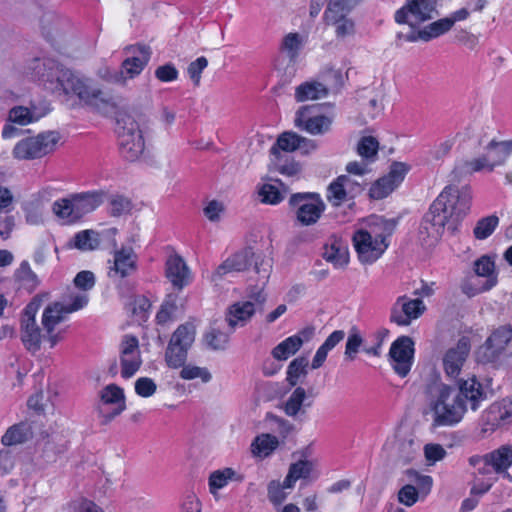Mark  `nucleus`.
Masks as SVG:
<instances>
[{
	"instance_id": "11",
	"label": "nucleus",
	"mask_w": 512,
	"mask_h": 512,
	"mask_svg": "<svg viewBox=\"0 0 512 512\" xmlns=\"http://www.w3.org/2000/svg\"><path fill=\"white\" fill-rule=\"evenodd\" d=\"M436 7V0H406L395 12L394 18L399 24H408L411 28H416L438 14Z\"/></svg>"
},
{
	"instance_id": "29",
	"label": "nucleus",
	"mask_w": 512,
	"mask_h": 512,
	"mask_svg": "<svg viewBox=\"0 0 512 512\" xmlns=\"http://www.w3.org/2000/svg\"><path fill=\"white\" fill-rule=\"evenodd\" d=\"M486 466H491L496 473L505 472L512 466V446L502 445L482 457Z\"/></svg>"
},
{
	"instance_id": "58",
	"label": "nucleus",
	"mask_w": 512,
	"mask_h": 512,
	"mask_svg": "<svg viewBox=\"0 0 512 512\" xmlns=\"http://www.w3.org/2000/svg\"><path fill=\"white\" fill-rule=\"evenodd\" d=\"M180 377L184 380H192L195 378H200L202 382L207 383L211 380V373L207 368H202L198 366H182V370L180 371Z\"/></svg>"
},
{
	"instance_id": "27",
	"label": "nucleus",
	"mask_w": 512,
	"mask_h": 512,
	"mask_svg": "<svg viewBox=\"0 0 512 512\" xmlns=\"http://www.w3.org/2000/svg\"><path fill=\"white\" fill-rule=\"evenodd\" d=\"M486 153L483 154L487 159L488 171H493L496 166L506 162L512 153V139L505 141L491 140L485 146Z\"/></svg>"
},
{
	"instance_id": "1",
	"label": "nucleus",
	"mask_w": 512,
	"mask_h": 512,
	"mask_svg": "<svg viewBox=\"0 0 512 512\" xmlns=\"http://www.w3.org/2000/svg\"><path fill=\"white\" fill-rule=\"evenodd\" d=\"M453 190L456 191L453 187H445L423 216L419 227V241L422 246H435L445 226L454 233L458 224L469 213L467 190L460 193V196L450 192Z\"/></svg>"
},
{
	"instance_id": "32",
	"label": "nucleus",
	"mask_w": 512,
	"mask_h": 512,
	"mask_svg": "<svg viewBox=\"0 0 512 512\" xmlns=\"http://www.w3.org/2000/svg\"><path fill=\"white\" fill-rule=\"evenodd\" d=\"M256 312L257 308L252 301L233 304L229 309V316L227 318L231 332L234 331L238 323L244 325Z\"/></svg>"
},
{
	"instance_id": "23",
	"label": "nucleus",
	"mask_w": 512,
	"mask_h": 512,
	"mask_svg": "<svg viewBox=\"0 0 512 512\" xmlns=\"http://www.w3.org/2000/svg\"><path fill=\"white\" fill-rule=\"evenodd\" d=\"M124 52L128 55L121 64L123 75L128 78H134L139 75L148 64L151 57V48L145 44H136L126 46Z\"/></svg>"
},
{
	"instance_id": "14",
	"label": "nucleus",
	"mask_w": 512,
	"mask_h": 512,
	"mask_svg": "<svg viewBox=\"0 0 512 512\" xmlns=\"http://www.w3.org/2000/svg\"><path fill=\"white\" fill-rule=\"evenodd\" d=\"M138 271V256L131 247H122L113 252L108 261V277L117 284L133 277Z\"/></svg>"
},
{
	"instance_id": "46",
	"label": "nucleus",
	"mask_w": 512,
	"mask_h": 512,
	"mask_svg": "<svg viewBox=\"0 0 512 512\" xmlns=\"http://www.w3.org/2000/svg\"><path fill=\"white\" fill-rule=\"evenodd\" d=\"M177 299L178 296L176 294H169L165 298L156 315L158 324H165L175 319L176 313L178 312Z\"/></svg>"
},
{
	"instance_id": "28",
	"label": "nucleus",
	"mask_w": 512,
	"mask_h": 512,
	"mask_svg": "<svg viewBox=\"0 0 512 512\" xmlns=\"http://www.w3.org/2000/svg\"><path fill=\"white\" fill-rule=\"evenodd\" d=\"M396 225L397 222L395 219H386L383 216L371 215L367 219V229H365V231L378 242L388 244L386 239L392 235Z\"/></svg>"
},
{
	"instance_id": "35",
	"label": "nucleus",
	"mask_w": 512,
	"mask_h": 512,
	"mask_svg": "<svg viewBox=\"0 0 512 512\" xmlns=\"http://www.w3.org/2000/svg\"><path fill=\"white\" fill-rule=\"evenodd\" d=\"M323 258L336 267H342L349 261L348 249L342 242L334 240L324 247Z\"/></svg>"
},
{
	"instance_id": "53",
	"label": "nucleus",
	"mask_w": 512,
	"mask_h": 512,
	"mask_svg": "<svg viewBox=\"0 0 512 512\" xmlns=\"http://www.w3.org/2000/svg\"><path fill=\"white\" fill-rule=\"evenodd\" d=\"M397 186L386 176L375 181L369 190V196L372 199L380 200L387 197Z\"/></svg>"
},
{
	"instance_id": "8",
	"label": "nucleus",
	"mask_w": 512,
	"mask_h": 512,
	"mask_svg": "<svg viewBox=\"0 0 512 512\" xmlns=\"http://www.w3.org/2000/svg\"><path fill=\"white\" fill-rule=\"evenodd\" d=\"M60 138L57 131H46L35 137H27L15 145L13 156L19 160L41 158L55 150Z\"/></svg>"
},
{
	"instance_id": "39",
	"label": "nucleus",
	"mask_w": 512,
	"mask_h": 512,
	"mask_svg": "<svg viewBox=\"0 0 512 512\" xmlns=\"http://www.w3.org/2000/svg\"><path fill=\"white\" fill-rule=\"evenodd\" d=\"M231 333V330L224 332L219 326H212L204 334L203 340L205 345L211 350H225Z\"/></svg>"
},
{
	"instance_id": "19",
	"label": "nucleus",
	"mask_w": 512,
	"mask_h": 512,
	"mask_svg": "<svg viewBox=\"0 0 512 512\" xmlns=\"http://www.w3.org/2000/svg\"><path fill=\"white\" fill-rule=\"evenodd\" d=\"M457 384L458 390H454V396L463 403L466 411L468 407L472 411L478 410L481 403L488 399V391L475 376L459 379Z\"/></svg>"
},
{
	"instance_id": "59",
	"label": "nucleus",
	"mask_w": 512,
	"mask_h": 512,
	"mask_svg": "<svg viewBox=\"0 0 512 512\" xmlns=\"http://www.w3.org/2000/svg\"><path fill=\"white\" fill-rule=\"evenodd\" d=\"M407 475L410 481L415 483V487L419 491V494L427 495L432 487L433 480L429 475L419 474L417 471L409 469L407 470Z\"/></svg>"
},
{
	"instance_id": "25",
	"label": "nucleus",
	"mask_w": 512,
	"mask_h": 512,
	"mask_svg": "<svg viewBox=\"0 0 512 512\" xmlns=\"http://www.w3.org/2000/svg\"><path fill=\"white\" fill-rule=\"evenodd\" d=\"M165 276L173 288L179 291L191 282L190 270L184 259L178 254H172L167 258Z\"/></svg>"
},
{
	"instance_id": "5",
	"label": "nucleus",
	"mask_w": 512,
	"mask_h": 512,
	"mask_svg": "<svg viewBox=\"0 0 512 512\" xmlns=\"http://www.w3.org/2000/svg\"><path fill=\"white\" fill-rule=\"evenodd\" d=\"M121 155L128 161L137 160L145 149V142L138 123L129 115H121L116 120Z\"/></svg>"
},
{
	"instance_id": "55",
	"label": "nucleus",
	"mask_w": 512,
	"mask_h": 512,
	"mask_svg": "<svg viewBox=\"0 0 512 512\" xmlns=\"http://www.w3.org/2000/svg\"><path fill=\"white\" fill-rule=\"evenodd\" d=\"M286 192V189L281 191L276 185L264 184L259 190V196L261 197L262 202L275 205L284 199V194Z\"/></svg>"
},
{
	"instance_id": "21",
	"label": "nucleus",
	"mask_w": 512,
	"mask_h": 512,
	"mask_svg": "<svg viewBox=\"0 0 512 512\" xmlns=\"http://www.w3.org/2000/svg\"><path fill=\"white\" fill-rule=\"evenodd\" d=\"M317 106H303L295 116V126L312 135H323L330 130L332 118L325 115H314Z\"/></svg>"
},
{
	"instance_id": "7",
	"label": "nucleus",
	"mask_w": 512,
	"mask_h": 512,
	"mask_svg": "<svg viewBox=\"0 0 512 512\" xmlns=\"http://www.w3.org/2000/svg\"><path fill=\"white\" fill-rule=\"evenodd\" d=\"M289 206L296 220L302 226H311L318 222L326 209L320 194L315 192L294 193L289 198Z\"/></svg>"
},
{
	"instance_id": "22",
	"label": "nucleus",
	"mask_w": 512,
	"mask_h": 512,
	"mask_svg": "<svg viewBox=\"0 0 512 512\" xmlns=\"http://www.w3.org/2000/svg\"><path fill=\"white\" fill-rule=\"evenodd\" d=\"M353 244L362 263L375 262L388 248L389 244L378 242L368 232L361 229L354 233Z\"/></svg>"
},
{
	"instance_id": "57",
	"label": "nucleus",
	"mask_w": 512,
	"mask_h": 512,
	"mask_svg": "<svg viewBox=\"0 0 512 512\" xmlns=\"http://www.w3.org/2000/svg\"><path fill=\"white\" fill-rule=\"evenodd\" d=\"M363 343V338L360 335L359 330L356 327H352L349 331V335L347 338L346 346H345V356L350 360H354L356 354L359 351Z\"/></svg>"
},
{
	"instance_id": "24",
	"label": "nucleus",
	"mask_w": 512,
	"mask_h": 512,
	"mask_svg": "<svg viewBox=\"0 0 512 512\" xmlns=\"http://www.w3.org/2000/svg\"><path fill=\"white\" fill-rule=\"evenodd\" d=\"M121 374L123 378L132 377L141 366L139 341L136 336L125 335L121 342Z\"/></svg>"
},
{
	"instance_id": "64",
	"label": "nucleus",
	"mask_w": 512,
	"mask_h": 512,
	"mask_svg": "<svg viewBox=\"0 0 512 512\" xmlns=\"http://www.w3.org/2000/svg\"><path fill=\"white\" fill-rule=\"evenodd\" d=\"M180 512H201V503L195 493L188 492L183 496Z\"/></svg>"
},
{
	"instance_id": "54",
	"label": "nucleus",
	"mask_w": 512,
	"mask_h": 512,
	"mask_svg": "<svg viewBox=\"0 0 512 512\" xmlns=\"http://www.w3.org/2000/svg\"><path fill=\"white\" fill-rule=\"evenodd\" d=\"M339 16L335 21H330L329 19H324L326 24L335 26V33L337 38H345L347 36H351L355 32L354 22L347 18V15L338 14Z\"/></svg>"
},
{
	"instance_id": "56",
	"label": "nucleus",
	"mask_w": 512,
	"mask_h": 512,
	"mask_svg": "<svg viewBox=\"0 0 512 512\" xmlns=\"http://www.w3.org/2000/svg\"><path fill=\"white\" fill-rule=\"evenodd\" d=\"M8 119L12 123L27 125L33 121L38 120V117L35 116L34 113L27 107L16 106L9 111Z\"/></svg>"
},
{
	"instance_id": "63",
	"label": "nucleus",
	"mask_w": 512,
	"mask_h": 512,
	"mask_svg": "<svg viewBox=\"0 0 512 512\" xmlns=\"http://www.w3.org/2000/svg\"><path fill=\"white\" fill-rule=\"evenodd\" d=\"M156 383L148 377H141L135 382V392L144 398L152 396L156 392Z\"/></svg>"
},
{
	"instance_id": "10",
	"label": "nucleus",
	"mask_w": 512,
	"mask_h": 512,
	"mask_svg": "<svg viewBox=\"0 0 512 512\" xmlns=\"http://www.w3.org/2000/svg\"><path fill=\"white\" fill-rule=\"evenodd\" d=\"M484 169L488 170L487 159L483 155L473 159L460 158L456 160L455 166L450 174L449 184L446 187H453L456 191H450L460 196L464 190H467L469 195V209L472 202V190L466 180L475 172H480Z\"/></svg>"
},
{
	"instance_id": "42",
	"label": "nucleus",
	"mask_w": 512,
	"mask_h": 512,
	"mask_svg": "<svg viewBox=\"0 0 512 512\" xmlns=\"http://www.w3.org/2000/svg\"><path fill=\"white\" fill-rule=\"evenodd\" d=\"M88 300L89 298L86 294H77L72 298V302L69 304L56 302L47 307L51 309L52 312L66 317L68 314L84 308L87 305Z\"/></svg>"
},
{
	"instance_id": "4",
	"label": "nucleus",
	"mask_w": 512,
	"mask_h": 512,
	"mask_svg": "<svg viewBox=\"0 0 512 512\" xmlns=\"http://www.w3.org/2000/svg\"><path fill=\"white\" fill-rule=\"evenodd\" d=\"M251 266L258 274H262L263 279L269 277L271 264L269 260L264 259L260 254H256L251 247L244 248L228 257L221 263L211 276L212 281H218L225 275L232 272H243Z\"/></svg>"
},
{
	"instance_id": "13",
	"label": "nucleus",
	"mask_w": 512,
	"mask_h": 512,
	"mask_svg": "<svg viewBox=\"0 0 512 512\" xmlns=\"http://www.w3.org/2000/svg\"><path fill=\"white\" fill-rule=\"evenodd\" d=\"M479 425L483 436L507 430L512 425V412L504 398L492 403L482 412Z\"/></svg>"
},
{
	"instance_id": "12",
	"label": "nucleus",
	"mask_w": 512,
	"mask_h": 512,
	"mask_svg": "<svg viewBox=\"0 0 512 512\" xmlns=\"http://www.w3.org/2000/svg\"><path fill=\"white\" fill-rule=\"evenodd\" d=\"M29 70L34 80L52 92L59 90L61 80L67 71L58 61L48 57L33 59L29 64Z\"/></svg>"
},
{
	"instance_id": "43",
	"label": "nucleus",
	"mask_w": 512,
	"mask_h": 512,
	"mask_svg": "<svg viewBox=\"0 0 512 512\" xmlns=\"http://www.w3.org/2000/svg\"><path fill=\"white\" fill-rule=\"evenodd\" d=\"M361 0H329L324 12V19L335 21L338 14L348 15L352 8Z\"/></svg>"
},
{
	"instance_id": "50",
	"label": "nucleus",
	"mask_w": 512,
	"mask_h": 512,
	"mask_svg": "<svg viewBox=\"0 0 512 512\" xmlns=\"http://www.w3.org/2000/svg\"><path fill=\"white\" fill-rule=\"evenodd\" d=\"M379 143L372 136H364L357 145L358 154L366 161L373 162L376 159Z\"/></svg>"
},
{
	"instance_id": "41",
	"label": "nucleus",
	"mask_w": 512,
	"mask_h": 512,
	"mask_svg": "<svg viewBox=\"0 0 512 512\" xmlns=\"http://www.w3.org/2000/svg\"><path fill=\"white\" fill-rule=\"evenodd\" d=\"M279 445V441L276 436L270 434H262L257 436L252 444V453L256 456L266 457L270 455Z\"/></svg>"
},
{
	"instance_id": "40",
	"label": "nucleus",
	"mask_w": 512,
	"mask_h": 512,
	"mask_svg": "<svg viewBox=\"0 0 512 512\" xmlns=\"http://www.w3.org/2000/svg\"><path fill=\"white\" fill-rule=\"evenodd\" d=\"M308 359L306 357H298L290 362L287 367L286 381L290 386H296L302 382L307 375Z\"/></svg>"
},
{
	"instance_id": "17",
	"label": "nucleus",
	"mask_w": 512,
	"mask_h": 512,
	"mask_svg": "<svg viewBox=\"0 0 512 512\" xmlns=\"http://www.w3.org/2000/svg\"><path fill=\"white\" fill-rule=\"evenodd\" d=\"M414 351V341L409 336H400L391 344L389 361L398 376L404 378L409 374L414 360Z\"/></svg>"
},
{
	"instance_id": "33",
	"label": "nucleus",
	"mask_w": 512,
	"mask_h": 512,
	"mask_svg": "<svg viewBox=\"0 0 512 512\" xmlns=\"http://www.w3.org/2000/svg\"><path fill=\"white\" fill-rule=\"evenodd\" d=\"M328 88L321 82L307 81L296 87L295 99L297 102L317 100L328 95Z\"/></svg>"
},
{
	"instance_id": "49",
	"label": "nucleus",
	"mask_w": 512,
	"mask_h": 512,
	"mask_svg": "<svg viewBox=\"0 0 512 512\" xmlns=\"http://www.w3.org/2000/svg\"><path fill=\"white\" fill-rule=\"evenodd\" d=\"M452 27L453 22L448 20L447 17L434 21L423 28V41L428 42L437 38L448 32Z\"/></svg>"
},
{
	"instance_id": "52",
	"label": "nucleus",
	"mask_w": 512,
	"mask_h": 512,
	"mask_svg": "<svg viewBox=\"0 0 512 512\" xmlns=\"http://www.w3.org/2000/svg\"><path fill=\"white\" fill-rule=\"evenodd\" d=\"M499 223V218L496 215H490L480 219L474 230V236L478 240H484L488 238L496 229Z\"/></svg>"
},
{
	"instance_id": "3",
	"label": "nucleus",
	"mask_w": 512,
	"mask_h": 512,
	"mask_svg": "<svg viewBox=\"0 0 512 512\" xmlns=\"http://www.w3.org/2000/svg\"><path fill=\"white\" fill-rule=\"evenodd\" d=\"M102 202L103 194L101 192L75 193L56 200L52 205V211L59 219L72 224L94 211Z\"/></svg>"
},
{
	"instance_id": "16",
	"label": "nucleus",
	"mask_w": 512,
	"mask_h": 512,
	"mask_svg": "<svg viewBox=\"0 0 512 512\" xmlns=\"http://www.w3.org/2000/svg\"><path fill=\"white\" fill-rule=\"evenodd\" d=\"M38 308L39 302H30L22 312L20 323L21 341L24 347L31 353H36L40 350L43 338L35 318Z\"/></svg>"
},
{
	"instance_id": "60",
	"label": "nucleus",
	"mask_w": 512,
	"mask_h": 512,
	"mask_svg": "<svg viewBox=\"0 0 512 512\" xmlns=\"http://www.w3.org/2000/svg\"><path fill=\"white\" fill-rule=\"evenodd\" d=\"M207 65L208 60L204 56L198 57L188 65L187 72L195 86L200 84L201 73L207 67Z\"/></svg>"
},
{
	"instance_id": "48",
	"label": "nucleus",
	"mask_w": 512,
	"mask_h": 512,
	"mask_svg": "<svg viewBox=\"0 0 512 512\" xmlns=\"http://www.w3.org/2000/svg\"><path fill=\"white\" fill-rule=\"evenodd\" d=\"M326 198L334 207H338L351 199L338 177L328 185Z\"/></svg>"
},
{
	"instance_id": "36",
	"label": "nucleus",
	"mask_w": 512,
	"mask_h": 512,
	"mask_svg": "<svg viewBox=\"0 0 512 512\" xmlns=\"http://www.w3.org/2000/svg\"><path fill=\"white\" fill-rule=\"evenodd\" d=\"M305 43V39L299 33H288L282 39L280 44V51L284 53L290 62L295 63L300 51Z\"/></svg>"
},
{
	"instance_id": "31",
	"label": "nucleus",
	"mask_w": 512,
	"mask_h": 512,
	"mask_svg": "<svg viewBox=\"0 0 512 512\" xmlns=\"http://www.w3.org/2000/svg\"><path fill=\"white\" fill-rule=\"evenodd\" d=\"M473 270L476 276L486 278L484 290H490L497 284L495 262L488 255H483L474 262Z\"/></svg>"
},
{
	"instance_id": "47",
	"label": "nucleus",
	"mask_w": 512,
	"mask_h": 512,
	"mask_svg": "<svg viewBox=\"0 0 512 512\" xmlns=\"http://www.w3.org/2000/svg\"><path fill=\"white\" fill-rule=\"evenodd\" d=\"M99 244V233L94 230H84L74 236V246L82 251L94 250Z\"/></svg>"
},
{
	"instance_id": "6",
	"label": "nucleus",
	"mask_w": 512,
	"mask_h": 512,
	"mask_svg": "<svg viewBox=\"0 0 512 512\" xmlns=\"http://www.w3.org/2000/svg\"><path fill=\"white\" fill-rule=\"evenodd\" d=\"M61 81L57 92L76 95L88 105H98L99 102L113 105L112 97L94 87L89 79L79 77L69 69Z\"/></svg>"
},
{
	"instance_id": "45",
	"label": "nucleus",
	"mask_w": 512,
	"mask_h": 512,
	"mask_svg": "<svg viewBox=\"0 0 512 512\" xmlns=\"http://www.w3.org/2000/svg\"><path fill=\"white\" fill-rule=\"evenodd\" d=\"M272 163L276 171L287 177H298L302 170L300 163L287 156H274Z\"/></svg>"
},
{
	"instance_id": "34",
	"label": "nucleus",
	"mask_w": 512,
	"mask_h": 512,
	"mask_svg": "<svg viewBox=\"0 0 512 512\" xmlns=\"http://www.w3.org/2000/svg\"><path fill=\"white\" fill-rule=\"evenodd\" d=\"M65 320V316H60L57 313L52 312L51 309L46 307L42 315V325L47 333V340L50 343V347L53 348L63 337V331L54 333L55 326Z\"/></svg>"
},
{
	"instance_id": "18",
	"label": "nucleus",
	"mask_w": 512,
	"mask_h": 512,
	"mask_svg": "<svg viewBox=\"0 0 512 512\" xmlns=\"http://www.w3.org/2000/svg\"><path fill=\"white\" fill-rule=\"evenodd\" d=\"M426 310L420 298L410 299L406 295L399 296L391 307L390 321L398 326H408L418 319Z\"/></svg>"
},
{
	"instance_id": "61",
	"label": "nucleus",
	"mask_w": 512,
	"mask_h": 512,
	"mask_svg": "<svg viewBox=\"0 0 512 512\" xmlns=\"http://www.w3.org/2000/svg\"><path fill=\"white\" fill-rule=\"evenodd\" d=\"M419 498V491L415 485H404L398 492V501L405 506L414 505Z\"/></svg>"
},
{
	"instance_id": "26",
	"label": "nucleus",
	"mask_w": 512,
	"mask_h": 512,
	"mask_svg": "<svg viewBox=\"0 0 512 512\" xmlns=\"http://www.w3.org/2000/svg\"><path fill=\"white\" fill-rule=\"evenodd\" d=\"M470 351V343L466 337L459 339L455 347L450 348L443 358V366L446 374L456 377L461 370Z\"/></svg>"
},
{
	"instance_id": "20",
	"label": "nucleus",
	"mask_w": 512,
	"mask_h": 512,
	"mask_svg": "<svg viewBox=\"0 0 512 512\" xmlns=\"http://www.w3.org/2000/svg\"><path fill=\"white\" fill-rule=\"evenodd\" d=\"M512 340V328L509 325L495 329L479 348L478 355L482 362H494Z\"/></svg>"
},
{
	"instance_id": "51",
	"label": "nucleus",
	"mask_w": 512,
	"mask_h": 512,
	"mask_svg": "<svg viewBox=\"0 0 512 512\" xmlns=\"http://www.w3.org/2000/svg\"><path fill=\"white\" fill-rule=\"evenodd\" d=\"M236 472L232 468H225L223 470H216L210 474L209 489L212 494H216L219 489H222L228 484V481L233 479Z\"/></svg>"
},
{
	"instance_id": "9",
	"label": "nucleus",
	"mask_w": 512,
	"mask_h": 512,
	"mask_svg": "<svg viewBox=\"0 0 512 512\" xmlns=\"http://www.w3.org/2000/svg\"><path fill=\"white\" fill-rule=\"evenodd\" d=\"M195 333V327L191 323L181 324L174 331L165 352V361L170 368H180L185 364L188 350L195 340Z\"/></svg>"
},
{
	"instance_id": "62",
	"label": "nucleus",
	"mask_w": 512,
	"mask_h": 512,
	"mask_svg": "<svg viewBox=\"0 0 512 512\" xmlns=\"http://www.w3.org/2000/svg\"><path fill=\"white\" fill-rule=\"evenodd\" d=\"M131 209V201L124 196H116L110 202V213L114 217L129 213Z\"/></svg>"
},
{
	"instance_id": "37",
	"label": "nucleus",
	"mask_w": 512,
	"mask_h": 512,
	"mask_svg": "<svg viewBox=\"0 0 512 512\" xmlns=\"http://www.w3.org/2000/svg\"><path fill=\"white\" fill-rule=\"evenodd\" d=\"M302 345L303 340L300 335L290 336L273 348L272 356L279 361L286 360L294 355Z\"/></svg>"
},
{
	"instance_id": "2",
	"label": "nucleus",
	"mask_w": 512,
	"mask_h": 512,
	"mask_svg": "<svg viewBox=\"0 0 512 512\" xmlns=\"http://www.w3.org/2000/svg\"><path fill=\"white\" fill-rule=\"evenodd\" d=\"M429 406L433 413L434 426H453L466 413L465 406L454 396V389L440 383L431 388Z\"/></svg>"
},
{
	"instance_id": "38",
	"label": "nucleus",
	"mask_w": 512,
	"mask_h": 512,
	"mask_svg": "<svg viewBox=\"0 0 512 512\" xmlns=\"http://www.w3.org/2000/svg\"><path fill=\"white\" fill-rule=\"evenodd\" d=\"M299 135L292 131L283 132L277 138L276 143L271 147L270 154L272 156H284L283 152H293L298 150Z\"/></svg>"
},
{
	"instance_id": "15",
	"label": "nucleus",
	"mask_w": 512,
	"mask_h": 512,
	"mask_svg": "<svg viewBox=\"0 0 512 512\" xmlns=\"http://www.w3.org/2000/svg\"><path fill=\"white\" fill-rule=\"evenodd\" d=\"M125 409V395L122 388L116 384H109L101 390L97 412L102 425L110 423Z\"/></svg>"
},
{
	"instance_id": "30",
	"label": "nucleus",
	"mask_w": 512,
	"mask_h": 512,
	"mask_svg": "<svg viewBox=\"0 0 512 512\" xmlns=\"http://www.w3.org/2000/svg\"><path fill=\"white\" fill-rule=\"evenodd\" d=\"M33 435L32 426L27 421H22L10 426L1 438L4 446H14L28 441Z\"/></svg>"
},
{
	"instance_id": "44",
	"label": "nucleus",
	"mask_w": 512,
	"mask_h": 512,
	"mask_svg": "<svg viewBox=\"0 0 512 512\" xmlns=\"http://www.w3.org/2000/svg\"><path fill=\"white\" fill-rule=\"evenodd\" d=\"M306 399V391L302 387H297L286 400L284 411L288 416L296 417L299 413L304 414L302 409Z\"/></svg>"
}]
</instances>
